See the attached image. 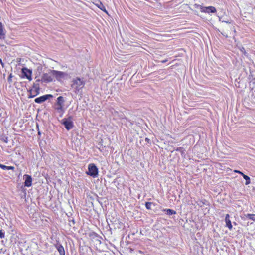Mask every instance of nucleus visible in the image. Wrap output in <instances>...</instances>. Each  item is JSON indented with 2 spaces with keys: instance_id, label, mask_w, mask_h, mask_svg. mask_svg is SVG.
Wrapping results in <instances>:
<instances>
[{
  "instance_id": "obj_1",
  "label": "nucleus",
  "mask_w": 255,
  "mask_h": 255,
  "mask_svg": "<svg viewBox=\"0 0 255 255\" xmlns=\"http://www.w3.org/2000/svg\"><path fill=\"white\" fill-rule=\"evenodd\" d=\"M85 84V82L83 80L77 77L73 80L71 87L74 92L78 94L79 91L84 87Z\"/></svg>"
},
{
  "instance_id": "obj_2",
  "label": "nucleus",
  "mask_w": 255,
  "mask_h": 255,
  "mask_svg": "<svg viewBox=\"0 0 255 255\" xmlns=\"http://www.w3.org/2000/svg\"><path fill=\"white\" fill-rule=\"evenodd\" d=\"M72 120V116H69L68 118L62 119L61 121V124L64 126L67 130H70L74 127V123Z\"/></svg>"
},
{
  "instance_id": "obj_3",
  "label": "nucleus",
  "mask_w": 255,
  "mask_h": 255,
  "mask_svg": "<svg viewBox=\"0 0 255 255\" xmlns=\"http://www.w3.org/2000/svg\"><path fill=\"white\" fill-rule=\"evenodd\" d=\"M87 175L90 176L95 178L97 177L98 175V169L96 166L91 163L88 165V171L86 172Z\"/></svg>"
},
{
  "instance_id": "obj_4",
  "label": "nucleus",
  "mask_w": 255,
  "mask_h": 255,
  "mask_svg": "<svg viewBox=\"0 0 255 255\" xmlns=\"http://www.w3.org/2000/svg\"><path fill=\"white\" fill-rule=\"evenodd\" d=\"M51 70L48 73H44L42 76L41 79H38L36 82L41 81L42 82L49 83L53 81V74L51 72Z\"/></svg>"
},
{
  "instance_id": "obj_5",
  "label": "nucleus",
  "mask_w": 255,
  "mask_h": 255,
  "mask_svg": "<svg viewBox=\"0 0 255 255\" xmlns=\"http://www.w3.org/2000/svg\"><path fill=\"white\" fill-rule=\"evenodd\" d=\"M51 72L53 74V77L54 76L58 81H60L61 79L68 76V74L65 72L54 70H51Z\"/></svg>"
},
{
  "instance_id": "obj_6",
  "label": "nucleus",
  "mask_w": 255,
  "mask_h": 255,
  "mask_svg": "<svg viewBox=\"0 0 255 255\" xmlns=\"http://www.w3.org/2000/svg\"><path fill=\"white\" fill-rule=\"evenodd\" d=\"M21 73L22 78H26L29 81L32 80L31 75L32 72L31 70L26 67H23L21 69Z\"/></svg>"
},
{
  "instance_id": "obj_7",
  "label": "nucleus",
  "mask_w": 255,
  "mask_h": 255,
  "mask_svg": "<svg viewBox=\"0 0 255 255\" xmlns=\"http://www.w3.org/2000/svg\"><path fill=\"white\" fill-rule=\"evenodd\" d=\"M227 23V25L224 26V29L221 32L222 34L225 36L226 37H228V33L227 32L229 31H235L234 27L230 24V23H228V22H225Z\"/></svg>"
},
{
  "instance_id": "obj_8",
  "label": "nucleus",
  "mask_w": 255,
  "mask_h": 255,
  "mask_svg": "<svg viewBox=\"0 0 255 255\" xmlns=\"http://www.w3.org/2000/svg\"><path fill=\"white\" fill-rule=\"evenodd\" d=\"M53 96L51 94H46L40 96L39 97L36 98L35 99L34 101L36 103L40 104L45 101L46 100L49 99L50 98H52Z\"/></svg>"
},
{
  "instance_id": "obj_9",
  "label": "nucleus",
  "mask_w": 255,
  "mask_h": 255,
  "mask_svg": "<svg viewBox=\"0 0 255 255\" xmlns=\"http://www.w3.org/2000/svg\"><path fill=\"white\" fill-rule=\"evenodd\" d=\"M24 181V186L26 187H30L32 185V179L30 175L25 174L23 176Z\"/></svg>"
},
{
  "instance_id": "obj_10",
  "label": "nucleus",
  "mask_w": 255,
  "mask_h": 255,
  "mask_svg": "<svg viewBox=\"0 0 255 255\" xmlns=\"http://www.w3.org/2000/svg\"><path fill=\"white\" fill-rule=\"evenodd\" d=\"M201 11L202 12L207 13H215L217 11L216 9L214 7L211 6L208 7H202Z\"/></svg>"
},
{
  "instance_id": "obj_11",
  "label": "nucleus",
  "mask_w": 255,
  "mask_h": 255,
  "mask_svg": "<svg viewBox=\"0 0 255 255\" xmlns=\"http://www.w3.org/2000/svg\"><path fill=\"white\" fill-rule=\"evenodd\" d=\"M55 247L60 255H65V252L63 246L60 244L57 243Z\"/></svg>"
},
{
  "instance_id": "obj_12",
  "label": "nucleus",
  "mask_w": 255,
  "mask_h": 255,
  "mask_svg": "<svg viewBox=\"0 0 255 255\" xmlns=\"http://www.w3.org/2000/svg\"><path fill=\"white\" fill-rule=\"evenodd\" d=\"M225 222H226V226L229 228V229L231 230L232 229V225L231 223V221L230 220V215L227 214L225 217Z\"/></svg>"
},
{
  "instance_id": "obj_13",
  "label": "nucleus",
  "mask_w": 255,
  "mask_h": 255,
  "mask_svg": "<svg viewBox=\"0 0 255 255\" xmlns=\"http://www.w3.org/2000/svg\"><path fill=\"white\" fill-rule=\"evenodd\" d=\"M33 88L34 89L33 92L35 93V95H38L39 94L40 90L39 84L38 83H34L33 85Z\"/></svg>"
},
{
  "instance_id": "obj_14",
  "label": "nucleus",
  "mask_w": 255,
  "mask_h": 255,
  "mask_svg": "<svg viewBox=\"0 0 255 255\" xmlns=\"http://www.w3.org/2000/svg\"><path fill=\"white\" fill-rule=\"evenodd\" d=\"M96 5L98 6V8H99L102 11L105 12L106 13H108L107 10H106L105 6L102 4V3L99 1L96 4Z\"/></svg>"
},
{
  "instance_id": "obj_15",
  "label": "nucleus",
  "mask_w": 255,
  "mask_h": 255,
  "mask_svg": "<svg viewBox=\"0 0 255 255\" xmlns=\"http://www.w3.org/2000/svg\"><path fill=\"white\" fill-rule=\"evenodd\" d=\"M250 88L255 92V78H253L249 83Z\"/></svg>"
},
{
  "instance_id": "obj_16",
  "label": "nucleus",
  "mask_w": 255,
  "mask_h": 255,
  "mask_svg": "<svg viewBox=\"0 0 255 255\" xmlns=\"http://www.w3.org/2000/svg\"><path fill=\"white\" fill-rule=\"evenodd\" d=\"M65 100L63 96H59L57 98L56 101L57 105H63Z\"/></svg>"
},
{
  "instance_id": "obj_17",
  "label": "nucleus",
  "mask_w": 255,
  "mask_h": 255,
  "mask_svg": "<svg viewBox=\"0 0 255 255\" xmlns=\"http://www.w3.org/2000/svg\"><path fill=\"white\" fill-rule=\"evenodd\" d=\"M163 211L166 212V214L168 215H172L176 214V212L175 210L171 209H163Z\"/></svg>"
},
{
  "instance_id": "obj_18",
  "label": "nucleus",
  "mask_w": 255,
  "mask_h": 255,
  "mask_svg": "<svg viewBox=\"0 0 255 255\" xmlns=\"http://www.w3.org/2000/svg\"><path fill=\"white\" fill-rule=\"evenodd\" d=\"M145 207L147 209L150 210L152 209L151 206L153 205L154 206H155V204L153 202H146L145 204Z\"/></svg>"
},
{
  "instance_id": "obj_19",
  "label": "nucleus",
  "mask_w": 255,
  "mask_h": 255,
  "mask_svg": "<svg viewBox=\"0 0 255 255\" xmlns=\"http://www.w3.org/2000/svg\"><path fill=\"white\" fill-rule=\"evenodd\" d=\"M4 35L5 34L2 29V24L1 22H0V39H4Z\"/></svg>"
},
{
  "instance_id": "obj_20",
  "label": "nucleus",
  "mask_w": 255,
  "mask_h": 255,
  "mask_svg": "<svg viewBox=\"0 0 255 255\" xmlns=\"http://www.w3.org/2000/svg\"><path fill=\"white\" fill-rule=\"evenodd\" d=\"M242 176L244 178V179L246 180L245 185H249L250 183V178L245 174H244Z\"/></svg>"
},
{
  "instance_id": "obj_21",
  "label": "nucleus",
  "mask_w": 255,
  "mask_h": 255,
  "mask_svg": "<svg viewBox=\"0 0 255 255\" xmlns=\"http://www.w3.org/2000/svg\"><path fill=\"white\" fill-rule=\"evenodd\" d=\"M247 218L255 221V214H247L246 215Z\"/></svg>"
},
{
  "instance_id": "obj_22",
  "label": "nucleus",
  "mask_w": 255,
  "mask_h": 255,
  "mask_svg": "<svg viewBox=\"0 0 255 255\" xmlns=\"http://www.w3.org/2000/svg\"><path fill=\"white\" fill-rule=\"evenodd\" d=\"M75 222L73 218H69V225L70 226H73Z\"/></svg>"
},
{
  "instance_id": "obj_23",
  "label": "nucleus",
  "mask_w": 255,
  "mask_h": 255,
  "mask_svg": "<svg viewBox=\"0 0 255 255\" xmlns=\"http://www.w3.org/2000/svg\"><path fill=\"white\" fill-rule=\"evenodd\" d=\"M175 150L180 152L182 155L184 154L185 150L183 147H178Z\"/></svg>"
},
{
  "instance_id": "obj_24",
  "label": "nucleus",
  "mask_w": 255,
  "mask_h": 255,
  "mask_svg": "<svg viewBox=\"0 0 255 255\" xmlns=\"http://www.w3.org/2000/svg\"><path fill=\"white\" fill-rule=\"evenodd\" d=\"M63 105H57V107L56 108V110L58 111H61L63 110Z\"/></svg>"
},
{
  "instance_id": "obj_25",
  "label": "nucleus",
  "mask_w": 255,
  "mask_h": 255,
  "mask_svg": "<svg viewBox=\"0 0 255 255\" xmlns=\"http://www.w3.org/2000/svg\"><path fill=\"white\" fill-rule=\"evenodd\" d=\"M32 89H30L29 90V92L30 93V94L28 95L29 98H32L36 96V95H35V94L34 95H32Z\"/></svg>"
},
{
  "instance_id": "obj_26",
  "label": "nucleus",
  "mask_w": 255,
  "mask_h": 255,
  "mask_svg": "<svg viewBox=\"0 0 255 255\" xmlns=\"http://www.w3.org/2000/svg\"><path fill=\"white\" fill-rule=\"evenodd\" d=\"M4 232L2 230H0V238L1 239L4 238Z\"/></svg>"
},
{
  "instance_id": "obj_27",
  "label": "nucleus",
  "mask_w": 255,
  "mask_h": 255,
  "mask_svg": "<svg viewBox=\"0 0 255 255\" xmlns=\"http://www.w3.org/2000/svg\"><path fill=\"white\" fill-rule=\"evenodd\" d=\"M13 77V76L12 75V74H10L8 77V79H7V80H8V82L9 83H11L12 82V78Z\"/></svg>"
},
{
  "instance_id": "obj_28",
  "label": "nucleus",
  "mask_w": 255,
  "mask_h": 255,
  "mask_svg": "<svg viewBox=\"0 0 255 255\" xmlns=\"http://www.w3.org/2000/svg\"><path fill=\"white\" fill-rule=\"evenodd\" d=\"M0 167L3 170H7L8 166L0 163Z\"/></svg>"
},
{
  "instance_id": "obj_29",
  "label": "nucleus",
  "mask_w": 255,
  "mask_h": 255,
  "mask_svg": "<svg viewBox=\"0 0 255 255\" xmlns=\"http://www.w3.org/2000/svg\"><path fill=\"white\" fill-rule=\"evenodd\" d=\"M36 128L37 129V131H38V135H41V132L39 130V125L36 123Z\"/></svg>"
},
{
  "instance_id": "obj_30",
  "label": "nucleus",
  "mask_w": 255,
  "mask_h": 255,
  "mask_svg": "<svg viewBox=\"0 0 255 255\" xmlns=\"http://www.w3.org/2000/svg\"><path fill=\"white\" fill-rule=\"evenodd\" d=\"M240 50L241 51V52L244 54V55H246V50H245V49L244 48V47H241L240 48Z\"/></svg>"
},
{
  "instance_id": "obj_31",
  "label": "nucleus",
  "mask_w": 255,
  "mask_h": 255,
  "mask_svg": "<svg viewBox=\"0 0 255 255\" xmlns=\"http://www.w3.org/2000/svg\"><path fill=\"white\" fill-rule=\"evenodd\" d=\"M123 118V119H126V120H128V122L129 123V125H130V126L133 125V122H131L130 120H128V119L126 117H124V118Z\"/></svg>"
},
{
  "instance_id": "obj_32",
  "label": "nucleus",
  "mask_w": 255,
  "mask_h": 255,
  "mask_svg": "<svg viewBox=\"0 0 255 255\" xmlns=\"http://www.w3.org/2000/svg\"><path fill=\"white\" fill-rule=\"evenodd\" d=\"M234 172H236V173H238V174H239L240 175H241L242 176H243L244 174L242 172H241V171H240L239 170H235L234 171Z\"/></svg>"
},
{
  "instance_id": "obj_33",
  "label": "nucleus",
  "mask_w": 255,
  "mask_h": 255,
  "mask_svg": "<svg viewBox=\"0 0 255 255\" xmlns=\"http://www.w3.org/2000/svg\"><path fill=\"white\" fill-rule=\"evenodd\" d=\"M7 170H14V167L13 166H8V168H7Z\"/></svg>"
},
{
  "instance_id": "obj_34",
  "label": "nucleus",
  "mask_w": 255,
  "mask_h": 255,
  "mask_svg": "<svg viewBox=\"0 0 255 255\" xmlns=\"http://www.w3.org/2000/svg\"><path fill=\"white\" fill-rule=\"evenodd\" d=\"M145 141H147L148 143H150V140L148 138H145Z\"/></svg>"
},
{
  "instance_id": "obj_35",
  "label": "nucleus",
  "mask_w": 255,
  "mask_h": 255,
  "mask_svg": "<svg viewBox=\"0 0 255 255\" xmlns=\"http://www.w3.org/2000/svg\"><path fill=\"white\" fill-rule=\"evenodd\" d=\"M96 241L99 242L100 244L101 243V241L99 239H96Z\"/></svg>"
},
{
  "instance_id": "obj_36",
  "label": "nucleus",
  "mask_w": 255,
  "mask_h": 255,
  "mask_svg": "<svg viewBox=\"0 0 255 255\" xmlns=\"http://www.w3.org/2000/svg\"><path fill=\"white\" fill-rule=\"evenodd\" d=\"M166 61H167V60H163L162 61V63H165Z\"/></svg>"
},
{
  "instance_id": "obj_37",
  "label": "nucleus",
  "mask_w": 255,
  "mask_h": 255,
  "mask_svg": "<svg viewBox=\"0 0 255 255\" xmlns=\"http://www.w3.org/2000/svg\"><path fill=\"white\" fill-rule=\"evenodd\" d=\"M0 62H1V64H2V65L3 66V63H2V60H0Z\"/></svg>"
}]
</instances>
